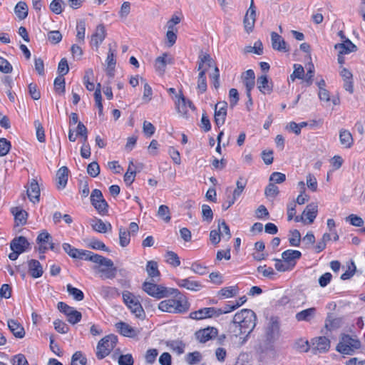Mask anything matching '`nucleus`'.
I'll use <instances>...</instances> for the list:
<instances>
[{
	"label": "nucleus",
	"instance_id": "1",
	"mask_svg": "<svg viewBox=\"0 0 365 365\" xmlns=\"http://www.w3.org/2000/svg\"><path fill=\"white\" fill-rule=\"evenodd\" d=\"M257 316L248 309H242L236 312L229 325V334L232 340L237 344H245L251 332L256 326Z\"/></svg>",
	"mask_w": 365,
	"mask_h": 365
},
{
	"label": "nucleus",
	"instance_id": "2",
	"mask_svg": "<svg viewBox=\"0 0 365 365\" xmlns=\"http://www.w3.org/2000/svg\"><path fill=\"white\" fill-rule=\"evenodd\" d=\"M162 300L158 306L160 311L170 314H181L186 312L190 308L187 297L178 289L170 288L168 297Z\"/></svg>",
	"mask_w": 365,
	"mask_h": 365
},
{
	"label": "nucleus",
	"instance_id": "3",
	"mask_svg": "<svg viewBox=\"0 0 365 365\" xmlns=\"http://www.w3.org/2000/svg\"><path fill=\"white\" fill-rule=\"evenodd\" d=\"M88 261L96 264L93 269L100 274L101 278L113 279L115 277L116 267H114L113 262L110 259L92 253Z\"/></svg>",
	"mask_w": 365,
	"mask_h": 365
},
{
	"label": "nucleus",
	"instance_id": "4",
	"mask_svg": "<svg viewBox=\"0 0 365 365\" xmlns=\"http://www.w3.org/2000/svg\"><path fill=\"white\" fill-rule=\"evenodd\" d=\"M213 60L207 53L202 52L198 57L197 71H199L197 77V88L200 93L207 90V81L205 73L209 68L212 66Z\"/></svg>",
	"mask_w": 365,
	"mask_h": 365
},
{
	"label": "nucleus",
	"instance_id": "5",
	"mask_svg": "<svg viewBox=\"0 0 365 365\" xmlns=\"http://www.w3.org/2000/svg\"><path fill=\"white\" fill-rule=\"evenodd\" d=\"M361 348V342L355 336L343 334L336 346V350L343 354L351 355Z\"/></svg>",
	"mask_w": 365,
	"mask_h": 365
},
{
	"label": "nucleus",
	"instance_id": "6",
	"mask_svg": "<svg viewBox=\"0 0 365 365\" xmlns=\"http://www.w3.org/2000/svg\"><path fill=\"white\" fill-rule=\"evenodd\" d=\"M122 297L128 309L136 317L143 318L144 317L145 312L138 297L129 291H124Z\"/></svg>",
	"mask_w": 365,
	"mask_h": 365
},
{
	"label": "nucleus",
	"instance_id": "7",
	"mask_svg": "<svg viewBox=\"0 0 365 365\" xmlns=\"http://www.w3.org/2000/svg\"><path fill=\"white\" fill-rule=\"evenodd\" d=\"M117 336L108 335L99 341L96 348V356L98 359H103L114 349L117 343Z\"/></svg>",
	"mask_w": 365,
	"mask_h": 365
},
{
	"label": "nucleus",
	"instance_id": "8",
	"mask_svg": "<svg viewBox=\"0 0 365 365\" xmlns=\"http://www.w3.org/2000/svg\"><path fill=\"white\" fill-rule=\"evenodd\" d=\"M175 109L178 114L184 118H187L189 112L194 111L195 108L192 101L186 98L181 91L176 94L174 98Z\"/></svg>",
	"mask_w": 365,
	"mask_h": 365
},
{
	"label": "nucleus",
	"instance_id": "9",
	"mask_svg": "<svg viewBox=\"0 0 365 365\" xmlns=\"http://www.w3.org/2000/svg\"><path fill=\"white\" fill-rule=\"evenodd\" d=\"M317 214L318 205L316 202H312L306 206L300 215L294 217V220L304 225H309L314 222Z\"/></svg>",
	"mask_w": 365,
	"mask_h": 365
},
{
	"label": "nucleus",
	"instance_id": "10",
	"mask_svg": "<svg viewBox=\"0 0 365 365\" xmlns=\"http://www.w3.org/2000/svg\"><path fill=\"white\" fill-rule=\"evenodd\" d=\"M142 288L148 295L156 299L168 297V291L170 289L162 284H158L147 281L143 284Z\"/></svg>",
	"mask_w": 365,
	"mask_h": 365
},
{
	"label": "nucleus",
	"instance_id": "11",
	"mask_svg": "<svg viewBox=\"0 0 365 365\" xmlns=\"http://www.w3.org/2000/svg\"><path fill=\"white\" fill-rule=\"evenodd\" d=\"M247 182L242 178H240L236 182V187L232 191L231 195L227 196L226 200L222 204V209L226 210L230 207L235 201L241 196L243 193L246 187Z\"/></svg>",
	"mask_w": 365,
	"mask_h": 365
},
{
	"label": "nucleus",
	"instance_id": "12",
	"mask_svg": "<svg viewBox=\"0 0 365 365\" xmlns=\"http://www.w3.org/2000/svg\"><path fill=\"white\" fill-rule=\"evenodd\" d=\"M58 309L63 312L67 318V321L71 324H76L79 322L82 318V314L73 307L68 306L64 302L58 303Z\"/></svg>",
	"mask_w": 365,
	"mask_h": 365
},
{
	"label": "nucleus",
	"instance_id": "13",
	"mask_svg": "<svg viewBox=\"0 0 365 365\" xmlns=\"http://www.w3.org/2000/svg\"><path fill=\"white\" fill-rule=\"evenodd\" d=\"M222 314L220 309H216L213 307H205L199 310L192 312L190 317L192 319L202 320L207 318L217 317Z\"/></svg>",
	"mask_w": 365,
	"mask_h": 365
},
{
	"label": "nucleus",
	"instance_id": "14",
	"mask_svg": "<svg viewBox=\"0 0 365 365\" xmlns=\"http://www.w3.org/2000/svg\"><path fill=\"white\" fill-rule=\"evenodd\" d=\"M107 33L106 27L103 24L96 26L95 31L91 36L90 43L92 48L98 51L100 45L103 43L106 37Z\"/></svg>",
	"mask_w": 365,
	"mask_h": 365
},
{
	"label": "nucleus",
	"instance_id": "15",
	"mask_svg": "<svg viewBox=\"0 0 365 365\" xmlns=\"http://www.w3.org/2000/svg\"><path fill=\"white\" fill-rule=\"evenodd\" d=\"M62 247L65 252L74 259L88 260L93 253L91 251L76 249L68 243H63Z\"/></svg>",
	"mask_w": 365,
	"mask_h": 365
},
{
	"label": "nucleus",
	"instance_id": "16",
	"mask_svg": "<svg viewBox=\"0 0 365 365\" xmlns=\"http://www.w3.org/2000/svg\"><path fill=\"white\" fill-rule=\"evenodd\" d=\"M256 8L254 5L253 0H252L243 21L245 30L247 33L249 34L252 31L256 21Z\"/></svg>",
	"mask_w": 365,
	"mask_h": 365
},
{
	"label": "nucleus",
	"instance_id": "17",
	"mask_svg": "<svg viewBox=\"0 0 365 365\" xmlns=\"http://www.w3.org/2000/svg\"><path fill=\"white\" fill-rule=\"evenodd\" d=\"M91 202L98 212L101 213L107 210L108 205L103 199L102 192L98 189L93 190L91 195Z\"/></svg>",
	"mask_w": 365,
	"mask_h": 365
},
{
	"label": "nucleus",
	"instance_id": "18",
	"mask_svg": "<svg viewBox=\"0 0 365 365\" xmlns=\"http://www.w3.org/2000/svg\"><path fill=\"white\" fill-rule=\"evenodd\" d=\"M175 283L179 287L186 289L192 292H197L202 288L200 282L195 280L193 277L175 279Z\"/></svg>",
	"mask_w": 365,
	"mask_h": 365
},
{
	"label": "nucleus",
	"instance_id": "19",
	"mask_svg": "<svg viewBox=\"0 0 365 365\" xmlns=\"http://www.w3.org/2000/svg\"><path fill=\"white\" fill-rule=\"evenodd\" d=\"M115 327L121 335L126 337H135L140 333V329L123 322L116 323Z\"/></svg>",
	"mask_w": 365,
	"mask_h": 365
},
{
	"label": "nucleus",
	"instance_id": "20",
	"mask_svg": "<svg viewBox=\"0 0 365 365\" xmlns=\"http://www.w3.org/2000/svg\"><path fill=\"white\" fill-rule=\"evenodd\" d=\"M37 243L39 245V250L44 252L46 250L54 248L52 237L48 232L43 230L37 237Z\"/></svg>",
	"mask_w": 365,
	"mask_h": 365
},
{
	"label": "nucleus",
	"instance_id": "21",
	"mask_svg": "<svg viewBox=\"0 0 365 365\" xmlns=\"http://www.w3.org/2000/svg\"><path fill=\"white\" fill-rule=\"evenodd\" d=\"M227 104L226 102H220L215 105V121L217 126H220L224 124L227 115Z\"/></svg>",
	"mask_w": 365,
	"mask_h": 365
},
{
	"label": "nucleus",
	"instance_id": "22",
	"mask_svg": "<svg viewBox=\"0 0 365 365\" xmlns=\"http://www.w3.org/2000/svg\"><path fill=\"white\" fill-rule=\"evenodd\" d=\"M173 57L168 53H164L161 56L156 58L154 63V67L160 74H163L165 71V67L168 64L173 63Z\"/></svg>",
	"mask_w": 365,
	"mask_h": 365
},
{
	"label": "nucleus",
	"instance_id": "23",
	"mask_svg": "<svg viewBox=\"0 0 365 365\" xmlns=\"http://www.w3.org/2000/svg\"><path fill=\"white\" fill-rule=\"evenodd\" d=\"M329 346V340L324 336L314 338L312 340V349L315 353L317 351L324 352L328 351Z\"/></svg>",
	"mask_w": 365,
	"mask_h": 365
},
{
	"label": "nucleus",
	"instance_id": "24",
	"mask_svg": "<svg viewBox=\"0 0 365 365\" xmlns=\"http://www.w3.org/2000/svg\"><path fill=\"white\" fill-rule=\"evenodd\" d=\"M272 46L274 50L280 52H288L289 47L284 38L275 32L271 34Z\"/></svg>",
	"mask_w": 365,
	"mask_h": 365
},
{
	"label": "nucleus",
	"instance_id": "25",
	"mask_svg": "<svg viewBox=\"0 0 365 365\" xmlns=\"http://www.w3.org/2000/svg\"><path fill=\"white\" fill-rule=\"evenodd\" d=\"M217 335V330L214 327H207L196 332V337L200 342L205 343Z\"/></svg>",
	"mask_w": 365,
	"mask_h": 365
},
{
	"label": "nucleus",
	"instance_id": "26",
	"mask_svg": "<svg viewBox=\"0 0 365 365\" xmlns=\"http://www.w3.org/2000/svg\"><path fill=\"white\" fill-rule=\"evenodd\" d=\"M90 225L93 230L99 233H106L112 230V225L110 222H104L98 218L92 219Z\"/></svg>",
	"mask_w": 365,
	"mask_h": 365
},
{
	"label": "nucleus",
	"instance_id": "27",
	"mask_svg": "<svg viewBox=\"0 0 365 365\" xmlns=\"http://www.w3.org/2000/svg\"><path fill=\"white\" fill-rule=\"evenodd\" d=\"M29 247V243L24 237L14 238L11 244L10 248L12 251H16L21 254L24 252Z\"/></svg>",
	"mask_w": 365,
	"mask_h": 365
},
{
	"label": "nucleus",
	"instance_id": "28",
	"mask_svg": "<svg viewBox=\"0 0 365 365\" xmlns=\"http://www.w3.org/2000/svg\"><path fill=\"white\" fill-rule=\"evenodd\" d=\"M27 195L30 201L33 203H37L39 201L40 188L38 182L32 180L27 188Z\"/></svg>",
	"mask_w": 365,
	"mask_h": 365
},
{
	"label": "nucleus",
	"instance_id": "29",
	"mask_svg": "<svg viewBox=\"0 0 365 365\" xmlns=\"http://www.w3.org/2000/svg\"><path fill=\"white\" fill-rule=\"evenodd\" d=\"M7 325L13 334V335L19 339H22L25 336V330L23 326L14 319H9L7 322Z\"/></svg>",
	"mask_w": 365,
	"mask_h": 365
},
{
	"label": "nucleus",
	"instance_id": "30",
	"mask_svg": "<svg viewBox=\"0 0 365 365\" xmlns=\"http://www.w3.org/2000/svg\"><path fill=\"white\" fill-rule=\"evenodd\" d=\"M115 50L109 47L107 58L106 60V71L107 74L112 77L114 75V70L115 67Z\"/></svg>",
	"mask_w": 365,
	"mask_h": 365
},
{
	"label": "nucleus",
	"instance_id": "31",
	"mask_svg": "<svg viewBox=\"0 0 365 365\" xmlns=\"http://www.w3.org/2000/svg\"><path fill=\"white\" fill-rule=\"evenodd\" d=\"M68 169L66 166H63L58 169L56 173V181L58 189L63 190L65 188L68 181Z\"/></svg>",
	"mask_w": 365,
	"mask_h": 365
},
{
	"label": "nucleus",
	"instance_id": "32",
	"mask_svg": "<svg viewBox=\"0 0 365 365\" xmlns=\"http://www.w3.org/2000/svg\"><path fill=\"white\" fill-rule=\"evenodd\" d=\"M302 256V253L298 250H287L282 253V258L285 259L294 268L297 260Z\"/></svg>",
	"mask_w": 365,
	"mask_h": 365
},
{
	"label": "nucleus",
	"instance_id": "33",
	"mask_svg": "<svg viewBox=\"0 0 365 365\" xmlns=\"http://www.w3.org/2000/svg\"><path fill=\"white\" fill-rule=\"evenodd\" d=\"M316 314V308L311 307L297 313L295 315V319L298 322H310L315 317Z\"/></svg>",
	"mask_w": 365,
	"mask_h": 365
},
{
	"label": "nucleus",
	"instance_id": "34",
	"mask_svg": "<svg viewBox=\"0 0 365 365\" xmlns=\"http://www.w3.org/2000/svg\"><path fill=\"white\" fill-rule=\"evenodd\" d=\"M243 83L247 88V96L250 98V91L255 86V73L252 70H247L242 76Z\"/></svg>",
	"mask_w": 365,
	"mask_h": 365
},
{
	"label": "nucleus",
	"instance_id": "35",
	"mask_svg": "<svg viewBox=\"0 0 365 365\" xmlns=\"http://www.w3.org/2000/svg\"><path fill=\"white\" fill-rule=\"evenodd\" d=\"M257 85L259 91L263 94H269L272 92V84L265 75H262L257 78Z\"/></svg>",
	"mask_w": 365,
	"mask_h": 365
},
{
	"label": "nucleus",
	"instance_id": "36",
	"mask_svg": "<svg viewBox=\"0 0 365 365\" xmlns=\"http://www.w3.org/2000/svg\"><path fill=\"white\" fill-rule=\"evenodd\" d=\"M29 271L34 278H38L43 274V268L40 262L36 259L29 261Z\"/></svg>",
	"mask_w": 365,
	"mask_h": 365
},
{
	"label": "nucleus",
	"instance_id": "37",
	"mask_svg": "<svg viewBox=\"0 0 365 365\" xmlns=\"http://www.w3.org/2000/svg\"><path fill=\"white\" fill-rule=\"evenodd\" d=\"M339 140L341 146L344 148H350L354 143L352 135L347 130H340Z\"/></svg>",
	"mask_w": 365,
	"mask_h": 365
},
{
	"label": "nucleus",
	"instance_id": "38",
	"mask_svg": "<svg viewBox=\"0 0 365 365\" xmlns=\"http://www.w3.org/2000/svg\"><path fill=\"white\" fill-rule=\"evenodd\" d=\"M11 212L14 216L15 222L17 225H23L26 222L27 212L19 207H13Z\"/></svg>",
	"mask_w": 365,
	"mask_h": 365
},
{
	"label": "nucleus",
	"instance_id": "39",
	"mask_svg": "<svg viewBox=\"0 0 365 365\" xmlns=\"http://www.w3.org/2000/svg\"><path fill=\"white\" fill-rule=\"evenodd\" d=\"M238 294L237 286H230L222 288L218 292V297L221 299H227L236 296Z\"/></svg>",
	"mask_w": 365,
	"mask_h": 365
},
{
	"label": "nucleus",
	"instance_id": "40",
	"mask_svg": "<svg viewBox=\"0 0 365 365\" xmlns=\"http://www.w3.org/2000/svg\"><path fill=\"white\" fill-rule=\"evenodd\" d=\"M343 324L342 318L329 317L326 320L325 327L329 331H333L341 327Z\"/></svg>",
	"mask_w": 365,
	"mask_h": 365
},
{
	"label": "nucleus",
	"instance_id": "41",
	"mask_svg": "<svg viewBox=\"0 0 365 365\" xmlns=\"http://www.w3.org/2000/svg\"><path fill=\"white\" fill-rule=\"evenodd\" d=\"M165 261L173 267L180 265V259L178 255L173 251H167L165 255Z\"/></svg>",
	"mask_w": 365,
	"mask_h": 365
},
{
	"label": "nucleus",
	"instance_id": "42",
	"mask_svg": "<svg viewBox=\"0 0 365 365\" xmlns=\"http://www.w3.org/2000/svg\"><path fill=\"white\" fill-rule=\"evenodd\" d=\"M14 12L19 19H24L28 16L27 4L24 1H19L14 8Z\"/></svg>",
	"mask_w": 365,
	"mask_h": 365
},
{
	"label": "nucleus",
	"instance_id": "43",
	"mask_svg": "<svg viewBox=\"0 0 365 365\" xmlns=\"http://www.w3.org/2000/svg\"><path fill=\"white\" fill-rule=\"evenodd\" d=\"M355 45L350 41H345L343 43L335 45V48L339 51L340 54H347L355 50Z\"/></svg>",
	"mask_w": 365,
	"mask_h": 365
},
{
	"label": "nucleus",
	"instance_id": "44",
	"mask_svg": "<svg viewBox=\"0 0 365 365\" xmlns=\"http://www.w3.org/2000/svg\"><path fill=\"white\" fill-rule=\"evenodd\" d=\"M146 272L148 276L152 278L158 277L160 276V271L158 263L153 260L148 261L146 264Z\"/></svg>",
	"mask_w": 365,
	"mask_h": 365
},
{
	"label": "nucleus",
	"instance_id": "45",
	"mask_svg": "<svg viewBox=\"0 0 365 365\" xmlns=\"http://www.w3.org/2000/svg\"><path fill=\"white\" fill-rule=\"evenodd\" d=\"M274 267L278 272H289L293 269L292 265H290L283 258L274 259Z\"/></svg>",
	"mask_w": 365,
	"mask_h": 365
},
{
	"label": "nucleus",
	"instance_id": "46",
	"mask_svg": "<svg viewBox=\"0 0 365 365\" xmlns=\"http://www.w3.org/2000/svg\"><path fill=\"white\" fill-rule=\"evenodd\" d=\"M130 241V234L123 227L119 228V243L121 247H126L129 245Z\"/></svg>",
	"mask_w": 365,
	"mask_h": 365
},
{
	"label": "nucleus",
	"instance_id": "47",
	"mask_svg": "<svg viewBox=\"0 0 365 365\" xmlns=\"http://www.w3.org/2000/svg\"><path fill=\"white\" fill-rule=\"evenodd\" d=\"M101 83H98L96 86V88L94 93V98L96 106L98 109V114L100 115H103V103H102V96H101Z\"/></svg>",
	"mask_w": 365,
	"mask_h": 365
},
{
	"label": "nucleus",
	"instance_id": "48",
	"mask_svg": "<svg viewBox=\"0 0 365 365\" xmlns=\"http://www.w3.org/2000/svg\"><path fill=\"white\" fill-rule=\"evenodd\" d=\"M301 242V234L299 230H293L289 234V242L291 246L299 247Z\"/></svg>",
	"mask_w": 365,
	"mask_h": 365
},
{
	"label": "nucleus",
	"instance_id": "49",
	"mask_svg": "<svg viewBox=\"0 0 365 365\" xmlns=\"http://www.w3.org/2000/svg\"><path fill=\"white\" fill-rule=\"evenodd\" d=\"M140 81L143 84V95L142 99L144 103H147L152 99L153 90L149 84L143 78H140Z\"/></svg>",
	"mask_w": 365,
	"mask_h": 365
},
{
	"label": "nucleus",
	"instance_id": "50",
	"mask_svg": "<svg viewBox=\"0 0 365 365\" xmlns=\"http://www.w3.org/2000/svg\"><path fill=\"white\" fill-rule=\"evenodd\" d=\"M182 19V16L181 14H175L172 15L171 18L168 21L166 24L167 29L172 31H178L175 26L181 21Z\"/></svg>",
	"mask_w": 365,
	"mask_h": 365
},
{
	"label": "nucleus",
	"instance_id": "51",
	"mask_svg": "<svg viewBox=\"0 0 365 365\" xmlns=\"http://www.w3.org/2000/svg\"><path fill=\"white\" fill-rule=\"evenodd\" d=\"M157 215L165 222H169L171 219L170 210L166 205L159 207Z\"/></svg>",
	"mask_w": 365,
	"mask_h": 365
},
{
	"label": "nucleus",
	"instance_id": "52",
	"mask_svg": "<svg viewBox=\"0 0 365 365\" xmlns=\"http://www.w3.org/2000/svg\"><path fill=\"white\" fill-rule=\"evenodd\" d=\"M295 349L300 352H307L311 347L308 340L305 339H299L294 344Z\"/></svg>",
	"mask_w": 365,
	"mask_h": 365
},
{
	"label": "nucleus",
	"instance_id": "53",
	"mask_svg": "<svg viewBox=\"0 0 365 365\" xmlns=\"http://www.w3.org/2000/svg\"><path fill=\"white\" fill-rule=\"evenodd\" d=\"M67 292L73 298L77 301L83 300L84 294L83 292L76 287H72L71 284L66 286Z\"/></svg>",
	"mask_w": 365,
	"mask_h": 365
},
{
	"label": "nucleus",
	"instance_id": "54",
	"mask_svg": "<svg viewBox=\"0 0 365 365\" xmlns=\"http://www.w3.org/2000/svg\"><path fill=\"white\" fill-rule=\"evenodd\" d=\"M304 76V68L299 64L294 65V71L290 75L289 79L292 81H294L296 78L303 79Z\"/></svg>",
	"mask_w": 365,
	"mask_h": 365
},
{
	"label": "nucleus",
	"instance_id": "55",
	"mask_svg": "<svg viewBox=\"0 0 365 365\" xmlns=\"http://www.w3.org/2000/svg\"><path fill=\"white\" fill-rule=\"evenodd\" d=\"M55 91L60 95L65 93V79L63 76H58L54 80Z\"/></svg>",
	"mask_w": 365,
	"mask_h": 365
},
{
	"label": "nucleus",
	"instance_id": "56",
	"mask_svg": "<svg viewBox=\"0 0 365 365\" xmlns=\"http://www.w3.org/2000/svg\"><path fill=\"white\" fill-rule=\"evenodd\" d=\"M217 231L219 232L220 236L225 237L227 240H230L231 237L230 228L225 221L219 222Z\"/></svg>",
	"mask_w": 365,
	"mask_h": 365
},
{
	"label": "nucleus",
	"instance_id": "57",
	"mask_svg": "<svg viewBox=\"0 0 365 365\" xmlns=\"http://www.w3.org/2000/svg\"><path fill=\"white\" fill-rule=\"evenodd\" d=\"M327 227L328 232H331L333 240L336 242L339 239V236L336 230V222L334 219L329 218L327 220Z\"/></svg>",
	"mask_w": 365,
	"mask_h": 365
},
{
	"label": "nucleus",
	"instance_id": "58",
	"mask_svg": "<svg viewBox=\"0 0 365 365\" xmlns=\"http://www.w3.org/2000/svg\"><path fill=\"white\" fill-rule=\"evenodd\" d=\"M101 296L105 299L113 298L117 294V289L111 287H102L100 290Z\"/></svg>",
	"mask_w": 365,
	"mask_h": 365
},
{
	"label": "nucleus",
	"instance_id": "59",
	"mask_svg": "<svg viewBox=\"0 0 365 365\" xmlns=\"http://www.w3.org/2000/svg\"><path fill=\"white\" fill-rule=\"evenodd\" d=\"M86 359L81 351H76L71 359V365H86Z\"/></svg>",
	"mask_w": 365,
	"mask_h": 365
},
{
	"label": "nucleus",
	"instance_id": "60",
	"mask_svg": "<svg viewBox=\"0 0 365 365\" xmlns=\"http://www.w3.org/2000/svg\"><path fill=\"white\" fill-rule=\"evenodd\" d=\"M130 13V3L128 1H124L119 10L118 15L121 20H125Z\"/></svg>",
	"mask_w": 365,
	"mask_h": 365
},
{
	"label": "nucleus",
	"instance_id": "61",
	"mask_svg": "<svg viewBox=\"0 0 365 365\" xmlns=\"http://www.w3.org/2000/svg\"><path fill=\"white\" fill-rule=\"evenodd\" d=\"M346 221L349 222L351 225L355 227H361L364 225L363 219L354 214L349 215L346 218Z\"/></svg>",
	"mask_w": 365,
	"mask_h": 365
},
{
	"label": "nucleus",
	"instance_id": "62",
	"mask_svg": "<svg viewBox=\"0 0 365 365\" xmlns=\"http://www.w3.org/2000/svg\"><path fill=\"white\" fill-rule=\"evenodd\" d=\"M264 193L267 197L274 198L279 194L278 187L270 182L266 187Z\"/></svg>",
	"mask_w": 365,
	"mask_h": 365
},
{
	"label": "nucleus",
	"instance_id": "63",
	"mask_svg": "<svg viewBox=\"0 0 365 365\" xmlns=\"http://www.w3.org/2000/svg\"><path fill=\"white\" fill-rule=\"evenodd\" d=\"M202 356L200 352L195 351L186 356V361L190 365L195 364L201 361Z\"/></svg>",
	"mask_w": 365,
	"mask_h": 365
},
{
	"label": "nucleus",
	"instance_id": "64",
	"mask_svg": "<svg viewBox=\"0 0 365 365\" xmlns=\"http://www.w3.org/2000/svg\"><path fill=\"white\" fill-rule=\"evenodd\" d=\"M235 365H252L250 355L246 353L240 354Z\"/></svg>",
	"mask_w": 365,
	"mask_h": 365
}]
</instances>
